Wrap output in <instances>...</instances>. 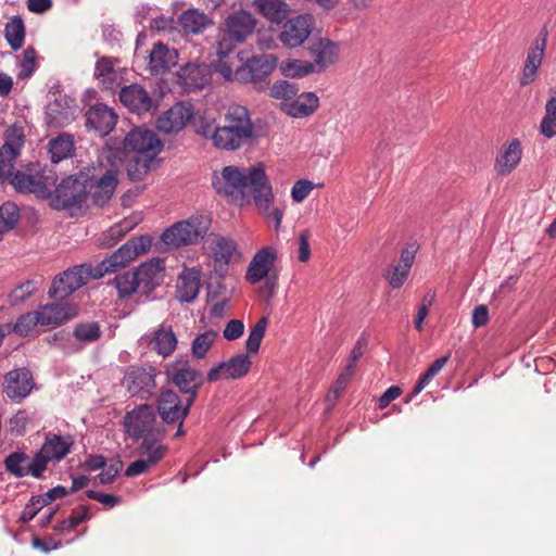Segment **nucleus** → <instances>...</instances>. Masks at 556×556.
Wrapping results in <instances>:
<instances>
[{
	"label": "nucleus",
	"mask_w": 556,
	"mask_h": 556,
	"mask_svg": "<svg viewBox=\"0 0 556 556\" xmlns=\"http://www.w3.org/2000/svg\"><path fill=\"white\" fill-rule=\"evenodd\" d=\"M91 176L87 173L67 176L55 186L54 190H46L43 199L56 211L81 208L90 192Z\"/></svg>",
	"instance_id": "5"
},
{
	"label": "nucleus",
	"mask_w": 556,
	"mask_h": 556,
	"mask_svg": "<svg viewBox=\"0 0 556 556\" xmlns=\"http://www.w3.org/2000/svg\"><path fill=\"white\" fill-rule=\"evenodd\" d=\"M214 121H207L204 117H199V119L194 123V130L198 135H201L205 138H208L214 143V132L216 129Z\"/></svg>",
	"instance_id": "60"
},
{
	"label": "nucleus",
	"mask_w": 556,
	"mask_h": 556,
	"mask_svg": "<svg viewBox=\"0 0 556 556\" xmlns=\"http://www.w3.org/2000/svg\"><path fill=\"white\" fill-rule=\"evenodd\" d=\"M49 462L50 458L40 450L33 459L29 458L27 462V475L40 478Z\"/></svg>",
	"instance_id": "54"
},
{
	"label": "nucleus",
	"mask_w": 556,
	"mask_h": 556,
	"mask_svg": "<svg viewBox=\"0 0 556 556\" xmlns=\"http://www.w3.org/2000/svg\"><path fill=\"white\" fill-rule=\"evenodd\" d=\"M68 491L62 486L58 485L53 489H50L47 493L43 495H37L31 497V504L38 505L39 508H43L45 506L49 505L51 502L55 501L56 498H63L66 496Z\"/></svg>",
	"instance_id": "53"
},
{
	"label": "nucleus",
	"mask_w": 556,
	"mask_h": 556,
	"mask_svg": "<svg viewBox=\"0 0 556 556\" xmlns=\"http://www.w3.org/2000/svg\"><path fill=\"white\" fill-rule=\"evenodd\" d=\"M74 118V100L66 94H60L46 108L45 119L50 127L63 128Z\"/></svg>",
	"instance_id": "22"
},
{
	"label": "nucleus",
	"mask_w": 556,
	"mask_h": 556,
	"mask_svg": "<svg viewBox=\"0 0 556 556\" xmlns=\"http://www.w3.org/2000/svg\"><path fill=\"white\" fill-rule=\"evenodd\" d=\"M5 141L0 148V185L12 175L15 161L20 155L24 143V135L21 129L10 127L5 130Z\"/></svg>",
	"instance_id": "14"
},
{
	"label": "nucleus",
	"mask_w": 556,
	"mask_h": 556,
	"mask_svg": "<svg viewBox=\"0 0 556 556\" xmlns=\"http://www.w3.org/2000/svg\"><path fill=\"white\" fill-rule=\"evenodd\" d=\"M162 149L163 143L153 130L136 127L124 139L110 138L103 148V157L108 163L119 166L128 152L157 155Z\"/></svg>",
	"instance_id": "4"
},
{
	"label": "nucleus",
	"mask_w": 556,
	"mask_h": 556,
	"mask_svg": "<svg viewBox=\"0 0 556 556\" xmlns=\"http://www.w3.org/2000/svg\"><path fill=\"white\" fill-rule=\"evenodd\" d=\"M268 319L267 317L260 318L250 331L248 340L245 342V349L248 354H255L258 352L262 340L265 336Z\"/></svg>",
	"instance_id": "50"
},
{
	"label": "nucleus",
	"mask_w": 556,
	"mask_h": 556,
	"mask_svg": "<svg viewBox=\"0 0 556 556\" xmlns=\"http://www.w3.org/2000/svg\"><path fill=\"white\" fill-rule=\"evenodd\" d=\"M51 161L59 163L71 157L75 150L74 137L67 132H61L48 143Z\"/></svg>",
	"instance_id": "34"
},
{
	"label": "nucleus",
	"mask_w": 556,
	"mask_h": 556,
	"mask_svg": "<svg viewBox=\"0 0 556 556\" xmlns=\"http://www.w3.org/2000/svg\"><path fill=\"white\" fill-rule=\"evenodd\" d=\"M277 65L274 54L254 55L239 66L233 74V79L239 83H263Z\"/></svg>",
	"instance_id": "13"
},
{
	"label": "nucleus",
	"mask_w": 556,
	"mask_h": 556,
	"mask_svg": "<svg viewBox=\"0 0 556 556\" xmlns=\"http://www.w3.org/2000/svg\"><path fill=\"white\" fill-rule=\"evenodd\" d=\"M217 337L218 333L212 329L198 334L191 343L192 356L197 359L204 358Z\"/></svg>",
	"instance_id": "46"
},
{
	"label": "nucleus",
	"mask_w": 556,
	"mask_h": 556,
	"mask_svg": "<svg viewBox=\"0 0 556 556\" xmlns=\"http://www.w3.org/2000/svg\"><path fill=\"white\" fill-rule=\"evenodd\" d=\"M153 465L148 462L144 457H140L139 459L132 462L128 465L125 470L126 477H136L147 472Z\"/></svg>",
	"instance_id": "63"
},
{
	"label": "nucleus",
	"mask_w": 556,
	"mask_h": 556,
	"mask_svg": "<svg viewBox=\"0 0 556 556\" xmlns=\"http://www.w3.org/2000/svg\"><path fill=\"white\" fill-rule=\"evenodd\" d=\"M256 21L247 11H238L228 15L222 29L220 39L217 42V55L228 56L237 43H242L254 31Z\"/></svg>",
	"instance_id": "8"
},
{
	"label": "nucleus",
	"mask_w": 556,
	"mask_h": 556,
	"mask_svg": "<svg viewBox=\"0 0 556 556\" xmlns=\"http://www.w3.org/2000/svg\"><path fill=\"white\" fill-rule=\"evenodd\" d=\"M40 325L38 311L22 314L12 326V331L20 337H29L35 332L36 326Z\"/></svg>",
	"instance_id": "45"
},
{
	"label": "nucleus",
	"mask_w": 556,
	"mask_h": 556,
	"mask_svg": "<svg viewBox=\"0 0 556 556\" xmlns=\"http://www.w3.org/2000/svg\"><path fill=\"white\" fill-rule=\"evenodd\" d=\"M119 100L129 111L143 114L156 109V102L140 85L132 84L122 88Z\"/></svg>",
	"instance_id": "21"
},
{
	"label": "nucleus",
	"mask_w": 556,
	"mask_h": 556,
	"mask_svg": "<svg viewBox=\"0 0 556 556\" xmlns=\"http://www.w3.org/2000/svg\"><path fill=\"white\" fill-rule=\"evenodd\" d=\"M280 70L286 77L301 78L316 73V64L305 60L288 59L281 62Z\"/></svg>",
	"instance_id": "41"
},
{
	"label": "nucleus",
	"mask_w": 556,
	"mask_h": 556,
	"mask_svg": "<svg viewBox=\"0 0 556 556\" xmlns=\"http://www.w3.org/2000/svg\"><path fill=\"white\" fill-rule=\"evenodd\" d=\"M41 450L50 460H61L70 453V444L62 438L54 435L53 438L47 439Z\"/></svg>",
	"instance_id": "47"
},
{
	"label": "nucleus",
	"mask_w": 556,
	"mask_h": 556,
	"mask_svg": "<svg viewBox=\"0 0 556 556\" xmlns=\"http://www.w3.org/2000/svg\"><path fill=\"white\" fill-rule=\"evenodd\" d=\"M152 244L148 235L130 238L109 257L103 258L96 266L94 279L102 278L105 274L115 273L118 268L126 267L130 262L141 254L147 253Z\"/></svg>",
	"instance_id": "9"
},
{
	"label": "nucleus",
	"mask_w": 556,
	"mask_h": 556,
	"mask_svg": "<svg viewBox=\"0 0 556 556\" xmlns=\"http://www.w3.org/2000/svg\"><path fill=\"white\" fill-rule=\"evenodd\" d=\"M253 5L256 11L275 24H280L287 20L290 8L283 0H254Z\"/></svg>",
	"instance_id": "30"
},
{
	"label": "nucleus",
	"mask_w": 556,
	"mask_h": 556,
	"mask_svg": "<svg viewBox=\"0 0 556 556\" xmlns=\"http://www.w3.org/2000/svg\"><path fill=\"white\" fill-rule=\"evenodd\" d=\"M543 55L544 50L539 46H532L528 50L527 60L525 62L522 76L520 79V84L522 86H527L534 80L538 70L542 64Z\"/></svg>",
	"instance_id": "38"
},
{
	"label": "nucleus",
	"mask_w": 556,
	"mask_h": 556,
	"mask_svg": "<svg viewBox=\"0 0 556 556\" xmlns=\"http://www.w3.org/2000/svg\"><path fill=\"white\" fill-rule=\"evenodd\" d=\"M94 275L96 267L89 264L67 268L52 280L48 295L50 299L64 300L86 285L90 278L94 279Z\"/></svg>",
	"instance_id": "10"
},
{
	"label": "nucleus",
	"mask_w": 556,
	"mask_h": 556,
	"mask_svg": "<svg viewBox=\"0 0 556 556\" xmlns=\"http://www.w3.org/2000/svg\"><path fill=\"white\" fill-rule=\"evenodd\" d=\"M118 165L110 164V168L98 180L91 178L89 195L94 205L103 207L110 202L118 185Z\"/></svg>",
	"instance_id": "18"
},
{
	"label": "nucleus",
	"mask_w": 556,
	"mask_h": 556,
	"mask_svg": "<svg viewBox=\"0 0 556 556\" xmlns=\"http://www.w3.org/2000/svg\"><path fill=\"white\" fill-rule=\"evenodd\" d=\"M36 50L34 47H27L23 52V61L18 73L20 79L28 78L35 72Z\"/></svg>",
	"instance_id": "55"
},
{
	"label": "nucleus",
	"mask_w": 556,
	"mask_h": 556,
	"mask_svg": "<svg viewBox=\"0 0 556 556\" xmlns=\"http://www.w3.org/2000/svg\"><path fill=\"white\" fill-rule=\"evenodd\" d=\"M235 249V241L224 237H218L215 245L212 248L214 261L219 263V269L216 268V271H218L220 277H223L224 271L227 270V265L230 262Z\"/></svg>",
	"instance_id": "39"
},
{
	"label": "nucleus",
	"mask_w": 556,
	"mask_h": 556,
	"mask_svg": "<svg viewBox=\"0 0 556 556\" xmlns=\"http://www.w3.org/2000/svg\"><path fill=\"white\" fill-rule=\"evenodd\" d=\"M123 467L122 460L117 459L110 465H105L104 468H102V472L98 475V479L100 483L102 484H109L112 483L115 479V477L118 475L119 470Z\"/></svg>",
	"instance_id": "57"
},
{
	"label": "nucleus",
	"mask_w": 556,
	"mask_h": 556,
	"mask_svg": "<svg viewBox=\"0 0 556 556\" xmlns=\"http://www.w3.org/2000/svg\"><path fill=\"white\" fill-rule=\"evenodd\" d=\"M29 456L23 452H14L7 456L4 466L8 472L16 478L27 476V462Z\"/></svg>",
	"instance_id": "48"
},
{
	"label": "nucleus",
	"mask_w": 556,
	"mask_h": 556,
	"mask_svg": "<svg viewBox=\"0 0 556 556\" xmlns=\"http://www.w3.org/2000/svg\"><path fill=\"white\" fill-rule=\"evenodd\" d=\"M212 186L217 194L239 197L242 201L247 199L245 189L250 188L254 204L260 210L267 211L274 202L271 185L262 163L247 169L235 165L225 166L220 174H213Z\"/></svg>",
	"instance_id": "1"
},
{
	"label": "nucleus",
	"mask_w": 556,
	"mask_h": 556,
	"mask_svg": "<svg viewBox=\"0 0 556 556\" xmlns=\"http://www.w3.org/2000/svg\"><path fill=\"white\" fill-rule=\"evenodd\" d=\"M178 420L180 421L174 438H179L184 434V419H124V430L131 439L142 440L136 453L152 465H156L168 451V447L162 443L167 434V428L175 427Z\"/></svg>",
	"instance_id": "2"
},
{
	"label": "nucleus",
	"mask_w": 556,
	"mask_h": 556,
	"mask_svg": "<svg viewBox=\"0 0 556 556\" xmlns=\"http://www.w3.org/2000/svg\"><path fill=\"white\" fill-rule=\"evenodd\" d=\"M153 153L135 154L127 164V175L131 181H141L147 175L156 169L160 160Z\"/></svg>",
	"instance_id": "28"
},
{
	"label": "nucleus",
	"mask_w": 556,
	"mask_h": 556,
	"mask_svg": "<svg viewBox=\"0 0 556 556\" xmlns=\"http://www.w3.org/2000/svg\"><path fill=\"white\" fill-rule=\"evenodd\" d=\"M312 189H313L312 181L306 180V179L298 180L292 187V191H291L292 200L298 203L302 202L309 194Z\"/></svg>",
	"instance_id": "58"
},
{
	"label": "nucleus",
	"mask_w": 556,
	"mask_h": 556,
	"mask_svg": "<svg viewBox=\"0 0 556 556\" xmlns=\"http://www.w3.org/2000/svg\"><path fill=\"white\" fill-rule=\"evenodd\" d=\"M303 51L314 60L312 64H316V73H320L337 61L339 46L328 38L313 36L307 40Z\"/></svg>",
	"instance_id": "15"
},
{
	"label": "nucleus",
	"mask_w": 556,
	"mask_h": 556,
	"mask_svg": "<svg viewBox=\"0 0 556 556\" xmlns=\"http://www.w3.org/2000/svg\"><path fill=\"white\" fill-rule=\"evenodd\" d=\"M177 337L170 326L162 325L150 341L152 349L163 357L172 355L177 346Z\"/></svg>",
	"instance_id": "31"
},
{
	"label": "nucleus",
	"mask_w": 556,
	"mask_h": 556,
	"mask_svg": "<svg viewBox=\"0 0 556 556\" xmlns=\"http://www.w3.org/2000/svg\"><path fill=\"white\" fill-rule=\"evenodd\" d=\"M309 231L307 229L303 230L299 235V254L298 258L300 262H307L311 257V247H309Z\"/></svg>",
	"instance_id": "62"
},
{
	"label": "nucleus",
	"mask_w": 556,
	"mask_h": 556,
	"mask_svg": "<svg viewBox=\"0 0 556 556\" xmlns=\"http://www.w3.org/2000/svg\"><path fill=\"white\" fill-rule=\"evenodd\" d=\"M178 54L175 49H169L166 45L157 42L149 56V68L152 74L160 75L170 70L177 63Z\"/></svg>",
	"instance_id": "26"
},
{
	"label": "nucleus",
	"mask_w": 556,
	"mask_h": 556,
	"mask_svg": "<svg viewBox=\"0 0 556 556\" xmlns=\"http://www.w3.org/2000/svg\"><path fill=\"white\" fill-rule=\"evenodd\" d=\"M37 290V281L26 280L20 283L9 295L11 305H17L25 302L30 298Z\"/></svg>",
	"instance_id": "51"
},
{
	"label": "nucleus",
	"mask_w": 556,
	"mask_h": 556,
	"mask_svg": "<svg viewBox=\"0 0 556 556\" xmlns=\"http://www.w3.org/2000/svg\"><path fill=\"white\" fill-rule=\"evenodd\" d=\"M134 271L139 283L140 294L149 296L164 280V261L152 258L140 264Z\"/></svg>",
	"instance_id": "16"
},
{
	"label": "nucleus",
	"mask_w": 556,
	"mask_h": 556,
	"mask_svg": "<svg viewBox=\"0 0 556 556\" xmlns=\"http://www.w3.org/2000/svg\"><path fill=\"white\" fill-rule=\"evenodd\" d=\"M298 92V85L288 80H278L270 88V96L275 99L289 100L294 98Z\"/></svg>",
	"instance_id": "52"
},
{
	"label": "nucleus",
	"mask_w": 556,
	"mask_h": 556,
	"mask_svg": "<svg viewBox=\"0 0 556 556\" xmlns=\"http://www.w3.org/2000/svg\"><path fill=\"white\" fill-rule=\"evenodd\" d=\"M194 112L190 103L178 102L159 116L156 128L164 134L180 131L193 117Z\"/></svg>",
	"instance_id": "17"
},
{
	"label": "nucleus",
	"mask_w": 556,
	"mask_h": 556,
	"mask_svg": "<svg viewBox=\"0 0 556 556\" xmlns=\"http://www.w3.org/2000/svg\"><path fill=\"white\" fill-rule=\"evenodd\" d=\"M211 76V67L205 63L189 62L177 73L178 84L188 92L203 89Z\"/></svg>",
	"instance_id": "19"
},
{
	"label": "nucleus",
	"mask_w": 556,
	"mask_h": 556,
	"mask_svg": "<svg viewBox=\"0 0 556 556\" xmlns=\"http://www.w3.org/2000/svg\"><path fill=\"white\" fill-rule=\"evenodd\" d=\"M25 24L20 15L13 16L5 25L4 37L12 50H20L25 40Z\"/></svg>",
	"instance_id": "40"
},
{
	"label": "nucleus",
	"mask_w": 556,
	"mask_h": 556,
	"mask_svg": "<svg viewBox=\"0 0 556 556\" xmlns=\"http://www.w3.org/2000/svg\"><path fill=\"white\" fill-rule=\"evenodd\" d=\"M34 388V379L29 369L23 367L9 371L3 381V391L11 400L26 397Z\"/></svg>",
	"instance_id": "23"
},
{
	"label": "nucleus",
	"mask_w": 556,
	"mask_h": 556,
	"mask_svg": "<svg viewBox=\"0 0 556 556\" xmlns=\"http://www.w3.org/2000/svg\"><path fill=\"white\" fill-rule=\"evenodd\" d=\"M409 271L410 270L407 268L397 264L392 268L391 271H388L384 277L393 289H400L407 280Z\"/></svg>",
	"instance_id": "56"
},
{
	"label": "nucleus",
	"mask_w": 556,
	"mask_h": 556,
	"mask_svg": "<svg viewBox=\"0 0 556 556\" xmlns=\"http://www.w3.org/2000/svg\"><path fill=\"white\" fill-rule=\"evenodd\" d=\"M156 369L151 365H134L125 372L123 384L131 396L149 400L154 395Z\"/></svg>",
	"instance_id": "11"
},
{
	"label": "nucleus",
	"mask_w": 556,
	"mask_h": 556,
	"mask_svg": "<svg viewBox=\"0 0 556 556\" xmlns=\"http://www.w3.org/2000/svg\"><path fill=\"white\" fill-rule=\"evenodd\" d=\"M111 285H114L116 288L119 299H128L134 293H140L135 271H126L122 275H117L111 281Z\"/></svg>",
	"instance_id": "42"
},
{
	"label": "nucleus",
	"mask_w": 556,
	"mask_h": 556,
	"mask_svg": "<svg viewBox=\"0 0 556 556\" xmlns=\"http://www.w3.org/2000/svg\"><path fill=\"white\" fill-rule=\"evenodd\" d=\"M118 62L111 56H102L96 63L94 76L100 80L103 89L111 90L117 84V74L114 68Z\"/></svg>",
	"instance_id": "36"
},
{
	"label": "nucleus",
	"mask_w": 556,
	"mask_h": 556,
	"mask_svg": "<svg viewBox=\"0 0 556 556\" xmlns=\"http://www.w3.org/2000/svg\"><path fill=\"white\" fill-rule=\"evenodd\" d=\"M315 26V17L309 14H300L286 20L282 30L279 34V40L289 48L303 47L311 39Z\"/></svg>",
	"instance_id": "12"
},
{
	"label": "nucleus",
	"mask_w": 556,
	"mask_h": 556,
	"mask_svg": "<svg viewBox=\"0 0 556 556\" xmlns=\"http://www.w3.org/2000/svg\"><path fill=\"white\" fill-rule=\"evenodd\" d=\"M102 331L97 321L79 323L75 326L73 336L80 342L91 343L101 338Z\"/></svg>",
	"instance_id": "49"
},
{
	"label": "nucleus",
	"mask_w": 556,
	"mask_h": 556,
	"mask_svg": "<svg viewBox=\"0 0 556 556\" xmlns=\"http://www.w3.org/2000/svg\"><path fill=\"white\" fill-rule=\"evenodd\" d=\"M10 184L15 188L17 192H30L35 193L39 198L43 199V194L47 190L45 182L41 180H37L31 175L25 174L23 172H12V175L7 179Z\"/></svg>",
	"instance_id": "33"
},
{
	"label": "nucleus",
	"mask_w": 556,
	"mask_h": 556,
	"mask_svg": "<svg viewBox=\"0 0 556 556\" xmlns=\"http://www.w3.org/2000/svg\"><path fill=\"white\" fill-rule=\"evenodd\" d=\"M319 106V98L314 92H303L288 105L287 113L295 118L312 115Z\"/></svg>",
	"instance_id": "35"
},
{
	"label": "nucleus",
	"mask_w": 556,
	"mask_h": 556,
	"mask_svg": "<svg viewBox=\"0 0 556 556\" xmlns=\"http://www.w3.org/2000/svg\"><path fill=\"white\" fill-rule=\"evenodd\" d=\"M86 127L93 129L101 137L109 135L116 125L117 115L104 103L90 106L85 113Z\"/></svg>",
	"instance_id": "20"
},
{
	"label": "nucleus",
	"mask_w": 556,
	"mask_h": 556,
	"mask_svg": "<svg viewBox=\"0 0 556 556\" xmlns=\"http://www.w3.org/2000/svg\"><path fill=\"white\" fill-rule=\"evenodd\" d=\"M20 208L13 202H5L0 206V241L4 233L12 230L20 219Z\"/></svg>",
	"instance_id": "43"
},
{
	"label": "nucleus",
	"mask_w": 556,
	"mask_h": 556,
	"mask_svg": "<svg viewBox=\"0 0 556 556\" xmlns=\"http://www.w3.org/2000/svg\"><path fill=\"white\" fill-rule=\"evenodd\" d=\"M244 331V325L239 319H231L226 324V327L223 331V336L228 341H233L239 339Z\"/></svg>",
	"instance_id": "59"
},
{
	"label": "nucleus",
	"mask_w": 556,
	"mask_h": 556,
	"mask_svg": "<svg viewBox=\"0 0 556 556\" xmlns=\"http://www.w3.org/2000/svg\"><path fill=\"white\" fill-rule=\"evenodd\" d=\"M211 224L210 214L198 213L173 224L161 235V240L174 248L197 244L206 236Z\"/></svg>",
	"instance_id": "6"
},
{
	"label": "nucleus",
	"mask_w": 556,
	"mask_h": 556,
	"mask_svg": "<svg viewBox=\"0 0 556 556\" xmlns=\"http://www.w3.org/2000/svg\"><path fill=\"white\" fill-rule=\"evenodd\" d=\"M367 345H368V340H367L366 336L363 333L357 339L355 345L353 346V349L350 353L349 359H348V364L356 367V363L363 356L364 351L367 348Z\"/></svg>",
	"instance_id": "64"
},
{
	"label": "nucleus",
	"mask_w": 556,
	"mask_h": 556,
	"mask_svg": "<svg viewBox=\"0 0 556 556\" xmlns=\"http://www.w3.org/2000/svg\"><path fill=\"white\" fill-rule=\"evenodd\" d=\"M521 148L518 139H513L511 142L504 149L503 152L496 157V164L501 167L500 174H509L520 162Z\"/></svg>",
	"instance_id": "37"
},
{
	"label": "nucleus",
	"mask_w": 556,
	"mask_h": 556,
	"mask_svg": "<svg viewBox=\"0 0 556 556\" xmlns=\"http://www.w3.org/2000/svg\"><path fill=\"white\" fill-rule=\"evenodd\" d=\"M86 495L108 507H114L122 502V497L113 494L100 493L93 490H88Z\"/></svg>",
	"instance_id": "61"
},
{
	"label": "nucleus",
	"mask_w": 556,
	"mask_h": 556,
	"mask_svg": "<svg viewBox=\"0 0 556 556\" xmlns=\"http://www.w3.org/2000/svg\"><path fill=\"white\" fill-rule=\"evenodd\" d=\"M226 364V379H238L245 376L251 366L252 362L248 353L238 354L232 356Z\"/></svg>",
	"instance_id": "44"
},
{
	"label": "nucleus",
	"mask_w": 556,
	"mask_h": 556,
	"mask_svg": "<svg viewBox=\"0 0 556 556\" xmlns=\"http://www.w3.org/2000/svg\"><path fill=\"white\" fill-rule=\"evenodd\" d=\"M157 413L160 417H187L189 413H185L186 396L180 397L173 390H164L157 397Z\"/></svg>",
	"instance_id": "27"
},
{
	"label": "nucleus",
	"mask_w": 556,
	"mask_h": 556,
	"mask_svg": "<svg viewBox=\"0 0 556 556\" xmlns=\"http://www.w3.org/2000/svg\"><path fill=\"white\" fill-rule=\"evenodd\" d=\"M38 313L40 326L55 327L75 318L78 315V308L70 303H52L41 306Z\"/></svg>",
	"instance_id": "24"
},
{
	"label": "nucleus",
	"mask_w": 556,
	"mask_h": 556,
	"mask_svg": "<svg viewBox=\"0 0 556 556\" xmlns=\"http://www.w3.org/2000/svg\"><path fill=\"white\" fill-rule=\"evenodd\" d=\"M200 273L195 269L182 271L178 278L177 293L178 299L185 303L194 301L200 292Z\"/></svg>",
	"instance_id": "29"
},
{
	"label": "nucleus",
	"mask_w": 556,
	"mask_h": 556,
	"mask_svg": "<svg viewBox=\"0 0 556 556\" xmlns=\"http://www.w3.org/2000/svg\"><path fill=\"white\" fill-rule=\"evenodd\" d=\"M165 374L180 393L186 396L185 413H189L204 383L203 374L192 367L190 359L182 355L166 365Z\"/></svg>",
	"instance_id": "7"
},
{
	"label": "nucleus",
	"mask_w": 556,
	"mask_h": 556,
	"mask_svg": "<svg viewBox=\"0 0 556 556\" xmlns=\"http://www.w3.org/2000/svg\"><path fill=\"white\" fill-rule=\"evenodd\" d=\"M277 258V252L271 248L257 251L249 264L245 278L250 283H257L267 276Z\"/></svg>",
	"instance_id": "25"
},
{
	"label": "nucleus",
	"mask_w": 556,
	"mask_h": 556,
	"mask_svg": "<svg viewBox=\"0 0 556 556\" xmlns=\"http://www.w3.org/2000/svg\"><path fill=\"white\" fill-rule=\"evenodd\" d=\"M256 134L249 110L231 105L214 132V147L225 151H237L254 143Z\"/></svg>",
	"instance_id": "3"
},
{
	"label": "nucleus",
	"mask_w": 556,
	"mask_h": 556,
	"mask_svg": "<svg viewBox=\"0 0 556 556\" xmlns=\"http://www.w3.org/2000/svg\"><path fill=\"white\" fill-rule=\"evenodd\" d=\"M178 22L185 33L194 35L203 33L204 29L213 23L205 13L197 9L184 11Z\"/></svg>",
	"instance_id": "32"
}]
</instances>
